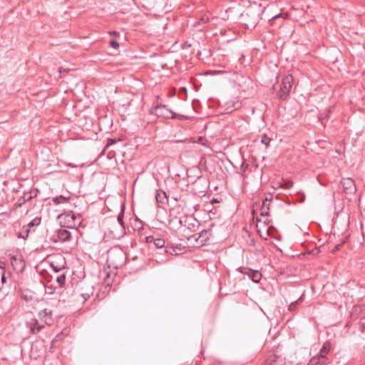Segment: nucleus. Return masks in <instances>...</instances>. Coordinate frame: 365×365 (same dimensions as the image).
I'll return each instance as SVG.
<instances>
[{
	"label": "nucleus",
	"instance_id": "obj_1",
	"mask_svg": "<svg viewBox=\"0 0 365 365\" xmlns=\"http://www.w3.org/2000/svg\"><path fill=\"white\" fill-rule=\"evenodd\" d=\"M145 240V242L148 245V248L150 250H163L164 252L167 255L168 253H172V252H175L173 248L170 247V242H166L164 239L155 237L153 235H149L147 236Z\"/></svg>",
	"mask_w": 365,
	"mask_h": 365
},
{
	"label": "nucleus",
	"instance_id": "obj_2",
	"mask_svg": "<svg viewBox=\"0 0 365 365\" xmlns=\"http://www.w3.org/2000/svg\"><path fill=\"white\" fill-rule=\"evenodd\" d=\"M125 204L121 203L120 212L117 216V222L115 225V230H111L110 233L114 238L120 239L125 234V227L123 222L124 212H125Z\"/></svg>",
	"mask_w": 365,
	"mask_h": 365
},
{
	"label": "nucleus",
	"instance_id": "obj_3",
	"mask_svg": "<svg viewBox=\"0 0 365 365\" xmlns=\"http://www.w3.org/2000/svg\"><path fill=\"white\" fill-rule=\"evenodd\" d=\"M293 77L292 75L285 76L280 84L279 90L277 93V97L281 100H286L290 93L292 88Z\"/></svg>",
	"mask_w": 365,
	"mask_h": 365
},
{
	"label": "nucleus",
	"instance_id": "obj_4",
	"mask_svg": "<svg viewBox=\"0 0 365 365\" xmlns=\"http://www.w3.org/2000/svg\"><path fill=\"white\" fill-rule=\"evenodd\" d=\"M150 113L158 117L164 118H174L175 113L170 110L166 105L159 104L156 102L153 103L150 108Z\"/></svg>",
	"mask_w": 365,
	"mask_h": 365
},
{
	"label": "nucleus",
	"instance_id": "obj_5",
	"mask_svg": "<svg viewBox=\"0 0 365 365\" xmlns=\"http://www.w3.org/2000/svg\"><path fill=\"white\" fill-rule=\"evenodd\" d=\"M269 10H264L263 14L266 16V18L269 21H279V23L273 22L272 23L273 25H276L277 26H281L283 24V21L289 18V14L287 12L286 13H280L278 14H275L274 16H271L269 14Z\"/></svg>",
	"mask_w": 365,
	"mask_h": 365
},
{
	"label": "nucleus",
	"instance_id": "obj_6",
	"mask_svg": "<svg viewBox=\"0 0 365 365\" xmlns=\"http://www.w3.org/2000/svg\"><path fill=\"white\" fill-rule=\"evenodd\" d=\"M71 238V233L66 229H58L56 231V235L51 237L53 242H66L70 241Z\"/></svg>",
	"mask_w": 365,
	"mask_h": 365
},
{
	"label": "nucleus",
	"instance_id": "obj_7",
	"mask_svg": "<svg viewBox=\"0 0 365 365\" xmlns=\"http://www.w3.org/2000/svg\"><path fill=\"white\" fill-rule=\"evenodd\" d=\"M193 185V190L195 193L204 194L206 191L207 180L202 176H199L197 180L190 181Z\"/></svg>",
	"mask_w": 365,
	"mask_h": 365
},
{
	"label": "nucleus",
	"instance_id": "obj_8",
	"mask_svg": "<svg viewBox=\"0 0 365 365\" xmlns=\"http://www.w3.org/2000/svg\"><path fill=\"white\" fill-rule=\"evenodd\" d=\"M65 264V259L61 255L58 256V259L56 260L51 259L49 262L50 267L56 274L64 271Z\"/></svg>",
	"mask_w": 365,
	"mask_h": 365
},
{
	"label": "nucleus",
	"instance_id": "obj_9",
	"mask_svg": "<svg viewBox=\"0 0 365 365\" xmlns=\"http://www.w3.org/2000/svg\"><path fill=\"white\" fill-rule=\"evenodd\" d=\"M38 316L40 320L43 322L47 326H51L54 322L53 312L49 309L46 308L41 310L38 312Z\"/></svg>",
	"mask_w": 365,
	"mask_h": 365
},
{
	"label": "nucleus",
	"instance_id": "obj_10",
	"mask_svg": "<svg viewBox=\"0 0 365 365\" xmlns=\"http://www.w3.org/2000/svg\"><path fill=\"white\" fill-rule=\"evenodd\" d=\"M341 184L346 194H354L356 190L355 182L351 178H342Z\"/></svg>",
	"mask_w": 365,
	"mask_h": 365
},
{
	"label": "nucleus",
	"instance_id": "obj_11",
	"mask_svg": "<svg viewBox=\"0 0 365 365\" xmlns=\"http://www.w3.org/2000/svg\"><path fill=\"white\" fill-rule=\"evenodd\" d=\"M26 327L29 329L31 334H36L43 330L45 325L41 324L36 319H31L26 322Z\"/></svg>",
	"mask_w": 365,
	"mask_h": 365
},
{
	"label": "nucleus",
	"instance_id": "obj_12",
	"mask_svg": "<svg viewBox=\"0 0 365 365\" xmlns=\"http://www.w3.org/2000/svg\"><path fill=\"white\" fill-rule=\"evenodd\" d=\"M269 205H270V200L266 197L264 200H262V205L260 207V216L264 218V223H266L267 221H268L267 217L269 214Z\"/></svg>",
	"mask_w": 365,
	"mask_h": 365
},
{
	"label": "nucleus",
	"instance_id": "obj_13",
	"mask_svg": "<svg viewBox=\"0 0 365 365\" xmlns=\"http://www.w3.org/2000/svg\"><path fill=\"white\" fill-rule=\"evenodd\" d=\"M210 232V230H203L200 231L198 234L193 235L192 237H195L196 235H198V237L195 238V240H200V244L204 245L209 240L210 237L211 235Z\"/></svg>",
	"mask_w": 365,
	"mask_h": 365
},
{
	"label": "nucleus",
	"instance_id": "obj_14",
	"mask_svg": "<svg viewBox=\"0 0 365 365\" xmlns=\"http://www.w3.org/2000/svg\"><path fill=\"white\" fill-rule=\"evenodd\" d=\"M155 200L158 204L162 205H166L168 202L167 193L163 190H157Z\"/></svg>",
	"mask_w": 365,
	"mask_h": 365
},
{
	"label": "nucleus",
	"instance_id": "obj_15",
	"mask_svg": "<svg viewBox=\"0 0 365 365\" xmlns=\"http://www.w3.org/2000/svg\"><path fill=\"white\" fill-rule=\"evenodd\" d=\"M41 222V217H36L27 225H24L22 229L26 233V236H29V234L31 231V227L39 225Z\"/></svg>",
	"mask_w": 365,
	"mask_h": 365
},
{
	"label": "nucleus",
	"instance_id": "obj_16",
	"mask_svg": "<svg viewBox=\"0 0 365 365\" xmlns=\"http://www.w3.org/2000/svg\"><path fill=\"white\" fill-rule=\"evenodd\" d=\"M185 226H187L188 229L195 230V227L199 226V222L191 217H186L184 220Z\"/></svg>",
	"mask_w": 365,
	"mask_h": 365
},
{
	"label": "nucleus",
	"instance_id": "obj_17",
	"mask_svg": "<svg viewBox=\"0 0 365 365\" xmlns=\"http://www.w3.org/2000/svg\"><path fill=\"white\" fill-rule=\"evenodd\" d=\"M330 349H331V344H330V342L329 341H326L323 344V346L321 348L319 354L317 356H322L323 359L327 360V356L328 353L329 352Z\"/></svg>",
	"mask_w": 365,
	"mask_h": 365
},
{
	"label": "nucleus",
	"instance_id": "obj_18",
	"mask_svg": "<svg viewBox=\"0 0 365 365\" xmlns=\"http://www.w3.org/2000/svg\"><path fill=\"white\" fill-rule=\"evenodd\" d=\"M327 360L322 356H314L309 361L307 365H326Z\"/></svg>",
	"mask_w": 365,
	"mask_h": 365
},
{
	"label": "nucleus",
	"instance_id": "obj_19",
	"mask_svg": "<svg viewBox=\"0 0 365 365\" xmlns=\"http://www.w3.org/2000/svg\"><path fill=\"white\" fill-rule=\"evenodd\" d=\"M270 140V138H268L266 135H262L261 136H258L257 138H256L255 140H252V142L254 143H260L264 145V146L267 148L269 145Z\"/></svg>",
	"mask_w": 365,
	"mask_h": 365
},
{
	"label": "nucleus",
	"instance_id": "obj_20",
	"mask_svg": "<svg viewBox=\"0 0 365 365\" xmlns=\"http://www.w3.org/2000/svg\"><path fill=\"white\" fill-rule=\"evenodd\" d=\"M303 301V297L302 296L300 297L298 299H297L296 301L292 302L289 305V307H288V310L291 312H294L297 311V307L298 305H299Z\"/></svg>",
	"mask_w": 365,
	"mask_h": 365
},
{
	"label": "nucleus",
	"instance_id": "obj_21",
	"mask_svg": "<svg viewBox=\"0 0 365 365\" xmlns=\"http://www.w3.org/2000/svg\"><path fill=\"white\" fill-rule=\"evenodd\" d=\"M70 198H71L70 196L65 197V196L61 195L53 197L52 199V201L54 202V204L58 205V204L67 202Z\"/></svg>",
	"mask_w": 365,
	"mask_h": 365
},
{
	"label": "nucleus",
	"instance_id": "obj_22",
	"mask_svg": "<svg viewBox=\"0 0 365 365\" xmlns=\"http://www.w3.org/2000/svg\"><path fill=\"white\" fill-rule=\"evenodd\" d=\"M66 277V273L64 271L60 272V274L56 277V281L61 287H63V285L65 284Z\"/></svg>",
	"mask_w": 365,
	"mask_h": 365
},
{
	"label": "nucleus",
	"instance_id": "obj_23",
	"mask_svg": "<svg viewBox=\"0 0 365 365\" xmlns=\"http://www.w3.org/2000/svg\"><path fill=\"white\" fill-rule=\"evenodd\" d=\"M248 164H245V163H243L241 165V170H242V173H241V178H242V183L243 185H248L249 184V182L246 180V178H247V175H245V171L247 169H248Z\"/></svg>",
	"mask_w": 365,
	"mask_h": 365
},
{
	"label": "nucleus",
	"instance_id": "obj_24",
	"mask_svg": "<svg viewBox=\"0 0 365 365\" xmlns=\"http://www.w3.org/2000/svg\"><path fill=\"white\" fill-rule=\"evenodd\" d=\"M34 197L33 195H29L28 197L26 198V196H22L20 197L17 202L15 203L14 206L16 208L21 207L26 202L29 201Z\"/></svg>",
	"mask_w": 365,
	"mask_h": 365
},
{
	"label": "nucleus",
	"instance_id": "obj_25",
	"mask_svg": "<svg viewBox=\"0 0 365 365\" xmlns=\"http://www.w3.org/2000/svg\"><path fill=\"white\" fill-rule=\"evenodd\" d=\"M170 247L173 248L175 252H172V253H168V256L179 255L184 248L183 247L181 246V245H173L170 242Z\"/></svg>",
	"mask_w": 365,
	"mask_h": 365
},
{
	"label": "nucleus",
	"instance_id": "obj_26",
	"mask_svg": "<svg viewBox=\"0 0 365 365\" xmlns=\"http://www.w3.org/2000/svg\"><path fill=\"white\" fill-rule=\"evenodd\" d=\"M262 274L257 270L252 269V282H259L261 279Z\"/></svg>",
	"mask_w": 365,
	"mask_h": 365
},
{
	"label": "nucleus",
	"instance_id": "obj_27",
	"mask_svg": "<svg viewBox=\"0 0 365 365\" xmlns=\"http://www.w3.org/2000/svg\"><path fill=\"white\" fill-rule=\"evenodd\" d=\"M237 270L240 272L247 274L250 277H251V268L240 267L237 268Z\"/></svg>",
	"mask_w": 365,
	"mask_h": 365
},
{
	"label": "nucleus",
	"instance_id": "obj_28",
	"mask_svg": "<svg viewBox=\"0 0 365 365\" xmlns=\"http://www.w3.org/2000/svg\"><path fill=\"white\" fill-rule=\"evenodd\" d=\"M120 139H116V138H108L104 150L106 149L107 148L114 145L115 143H116L118 141H120Z\"/></svg>",
	"mask_w": 365,
	"mask_h": 365
},
{
	"label": "nucleus",
	"instance_id": "obj_29",
	"mask_svg": "<svg viewBox=\"0 0 365 365\" xmlns=\"http://www.w3.org/2000/svg\"><path fill=\"white\" fill-rule=\"evenodd\" d=\"M293 186V182L291 180L284 181L283 184L280 185V187L284 189H289Z\"/></svg>",
	"mask_w": 365,
	"mask_h": 365
},
{
	"label": "nucleus",
	"instance_id": "obj_30",
	"mask_svg": "<svg viewBox=\"0 0 365 365\" xmlns=\"http://www.w3.org/2000/svg\"><path fill=\"white\" fill-rule=\"evenodd\" d=\"M109 44L111 48L115 49L119 47V43L115 39H111Z\"/></svg>",
	"mask_w": 365,
	"mask_h": 365
},
{
	"label": "nucleus",
	"instance_id": "obj_31",
	"mask_svg": "<svg viewBox=\"0 0 365 365\" xmlns=\"http://www.w3.org/2000/svg\"><path fill=\"white\" fill-rule=\"evenodd\" d=\"M66 217H71L73 221L76 220V217L73 212H70L68 213H64Z\"/></svg>",
	"mask_w": 365,
	"mask_h": 365
},
{
	"label": "nucleus",
	"instance_id": "obj_32",
	"mask_svg": "<svg viewBox=\"0 0 365 365\" xmlns=\"http://www.w3.org/2000/svg\"><path fill=\"white\" fill-rule=\"evenodd\" d=\"M208 21H209V17H208V16H207L205 14L202 16V17L200 19V21L203 24L208 22Z\"/></svg>",
	"mask_w": 365,
	"mask_h": 365
},
{
	"label": "nucleus",
	"instance_id": "obj_33",
	"mask_svg": "<svg viewBox=\"0 0 365 365\" xmlns=\"http://www.w3.org/2000/svg\"><path fill=\"white\" fill-rule=\"evenodd\" d=\"M1 283L2 284H5L6 282V276H5V272L3 271L1 272Z\"/></svg>",
	"mask_w": 365,
	"mask_h": 365
},
{
	"label": "nucleus",
	"instance_id": "obj_34",
	"mask_svg": "<svg viewBox=\"0 0 365 365\" xmlns=\"http://www.w3.org/2000/svg\"><path fill=\"white\" fill-rule=\"evenodd\" d=\"M245 61V56L244 55H242L241 57L239 58V63L240 64H244Z\"/></svg>",
	"mask_w": 365,
	"mask_h": 365
},
{
	"label": "nucleus",
	"instance_id": "obj_35",
	"mask_svg": "<svg viewBox=\"0 0 365 365\" xmlns=\"http://www.w3.org/2000/svg\"><path fill=\"white\" fill-rule=\"evenodd\" d=\"M29 236H26V235H23V232H19L18 234V237L19 238H23L24 240H26Z\"/></svg>",
	"mask_w": 365,
	"mask_h": 365
},
{
	"label": "nucleus",
	"instance_id": "obj_36",
	"mask_svg": "<svg viewBox=\"0 0 365 365\" xmlns=\"http://www.w3.org/2000/svg\"><path fill=\"white\" fill-rule=\"evenodd\" d=\"M81 296L84 300H87L90 297V294L88 293H83L81 294Z\"/></svg>",
	"mask_w": 365,
	"mask_h": 365
},
{
	"label": "nucleus",
	"instance_id": "obj_37",
	"mask_svg": "<svg viewBox=\"0 0 365 365\" xmlns=\"http://www.w3.org/2000/svg\"><path fill=\"white\" fill-rule=\"evenodd\" d=\"M6 264L4 262L0 261V269L4 270Z\"/></svg>",
	"mask_w": 365,
	"mask_h": 365
},
{
	"label": "nucleus",
	"instance_id": "obj_38",
	"mask_svg": "<svg viewBox=\"0 0 365 365\" xmlns=\"http://www.w3.org/2000/svg\"><path fill=\"white\" fill-rule=\"evenodd\" d=\"M157 254H159V255H163V254H165L164 252V250H160V249H158V251L156 252Z\"/></svg>",
	"mask_w": 365,
	"mask_h": 365
},
{
	"label": "nucleus",
	"instance_id": "obj_39",
	"mask_svg": "<svg viewBox=\"0 0 365 365\" xmlns=\"http://www.w3.org/2000/svg\"><path fill=\"white\" fill-rule=\"evenodd\" d=\"M252 223H253L254 222V220H255V210H253V209H252Z\"/></svg>",
	"mask_w": 365,
	"mask_h": 365
},
{
	"label": "nucleus",
	"instance_id": "obj_40",
	"mask_svg": "<svg viewBox=\"0 0 365 365\" xmlns=\"http://www.w3.org/2000/svg\"><path fill=\"white\" fill-rule=\"evenodd\" d=\"M22 299H24L26 301H29V299L27 298V297H24V296H22Z\"/></svg>",
	"mask_w": 365,
	"mask_h": 365
},
{
	"label": "nucleus",
	"instance_id": "obj_41",
	"mask_svg": "<svg viewBox=\"0 0 365 365\" xmlns=\"http://www.w3.org/2000/svg\"><path fill=\"white\" fill-rule=\"evenodd\" d=\"M29 195H31V192H30V193H29V194L25 193L24 196H26V197H28Z\"/></svg>",
	"mask_w": 365,
	"mask_h": 365
},
{
	"label": "nucleus",
	"instance_id": "obj_42",
	"mask_svg": "<svg viewBox=\"0 0 365 365\" xmlns=\"http://www.w3.org/2000/svg\"><path fill=\"white\" fill-rule=\"evenodd\" d=\"M138 259V257H137V256H134V257H132V259H133V260H135V259Z\"/></svg>",
	"mask_w": 365,
	"mask_h": 365
},
{
	"label": "nucleus",
	"instance_id": "obj_43",
	"mask_svg": "<svg viewBox=\"0 0 365 365\" xmlns=\"http://www.w3.org/2000/svg\"><path fill=\"white\" fill-rule=\"evenodd\" d=\"M249 226V227H251V220L248 222V224L247 225V227Z\"/></svg>",
	"mask_w": 365,
	"mask_h": 365
},
{
	"label": "nucleus",
	"instance_id": "obj_44",
	"mask_svg": "<svg viewBox=\"0 0 365 365\" xmlns=\"http://www.w3.org/2000/svg\"><path fill=\"white\" fill-rule=\"evenodd\" d=\"M304 197H305V196L303 195V199L300 200L301 202H304Z\"/></svg>",
	"mask_w": 365,
	"mask_h": 365
},
{
	"label": "nucleus",
	"instance_id": "obj_45",
	"mask_svg": "<svg viewBox=\"0 0 365 365\" xmlns=\"http://www.w3.org/2000/svg\"><path fill=\"white\" fill-rule=\"evenodd\" d=\"M61 69H62V68H58L59 73H61Z\"/></svg>",
	"mask_w": 365,
	"mask_h": 365
},
{
	"label": "nucleus",
	"instance_id": "obj_46",
	"mask_svg": "<svg viewBox=\"0 0 365 365\" xmlns=\"http://www.w3.org/2000/svg\"><path fill=\"white\" fill-rule=\"evenodd\" d=\"M261 220H262L261 219H260V220H259L258 218H257V222H260Z\"/></svg>",
	"mask_w": 365,
	"mask_h": 365
},
{
	"label": "nucleus",
	"instance_id": "obj_47",
	"mask_svg": "<svg viewBox=\"0 0 365 365\" xmlns=\"http://www.w3.org/2000/svg\"><path fill=\"white\" fill-rule=\"evenodd\" d=\"M113 33L114 34H118V35H119L116 31H113Z\"/></svg>",
	"mask_w": 365,
	"mask_h": 365
},
{
	"label": "nucleus",
	"instance_id": "obj_48",
	"mask_svg": "<svg viewBox=\"0 0 365 365\" xmlns=\"http://www.w3.org/2000/svg\"><path fill=\"white\" fill-rule=\"evenodd\" d=\"M23 235H26V232L22 230Z\"/></svg>",
	"mask_w": 365,
	"mask_h": 365
},
{
	"label": "nucleus",
	"instance_id": "obj_49",
	"mask_svg": "<svg viewBox=\"0 0 365 365\" xmlns=\"http://www.w3.org/2000/svg\"><path fill=\"white\" fill-rule=\"evenodd\" d=\"M252 114L255 113V110L253 108H252Z\"/></svg>",
	"mask_w": 365,
	"mask_h": 365
}]
</instances>
